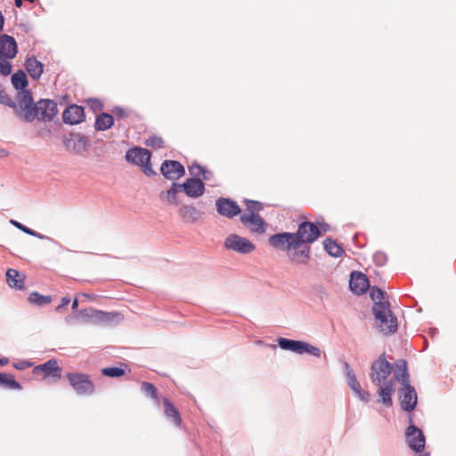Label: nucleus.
I'll list each match as a JSON object with an SVG mask.
<instances>
[{"instance_id": "f257e3e1", "label": "nucleus", "mask_w": 456, "mask_h": 456, "mask_svg": "<svg viewBox=\"0 0 456 456\" xmlns=\"http://www.w3.org/2000/svg\"><path fill=\"white\" fill-rule=\"evenodd\" d=\"M269 243L277 249L286 251L288 259L292 265H306L310 261L309 245L300 244L296 240L290 245L289 239L282 238V235L278 233L270 236Z\"/></svg>"}, {"instance_id": "f03ea898", "label": "nucleus", "mask_w": 456, "mask_h": 456, "mask_svg": "<svg viewBox=\"0 0 456 456\" xmlns=\"http://www.w3.org/2000/svg\"><path fill=\"white\" fill-rule=\"evenodd\" d=\"M279 234L282 235V238L289 239L290 245L295 240L300 244L309 245L320 236V230L311 222H303L296 232H280Z\"/></svg>"}, {"instance_id": "7ed1b4c3", "label": "nucleus", "mask_w": 456, "mask_h": 456, "mask_svg": "<svg viewBox=\"0 0 456 456\" xmlns=\"http://www.w3.org/2000/svg\"><path fill=\"white\" fill-rule=\"evenodd\" d=\"M377 325L384 334H391L397 330V319L390 310V305H373L372 308Z\"/></svg>"}, {"instance_id": "20e7f679", "label": "nucleus", "mask_w": 456, "mask_h": 456, "mask_svg": "<svg viewBox=\"0 0 456 456\" xmlns=\"http://www.w3.org/2000/svg\"><path fill=\"white\" fill-rule=\"evenodd\" d=\"M126 159L128 162L141 166L145 175H151L155 174L151 167V152L148 150L134 147L126 151Z\"/></svg>"}, {"instance_id": "39448f33", "label": "nucleus", "mask_w": 456, "mask_h": 456, "mask_svg": "<svg viewBox=\"0 0 456 456\" xmlns=\"http://www.w3.org/2000/svg\"><path fill=\"white\" fill-rule=\"evenodd\" d=\"M33 105V98L28 90L20 91L17 96V104L14 105L17 115L25 121H33L35 111Z\"/></svg>"}, {"instance_id": "423d86ee", "label": "nucleus", "mask_w": 456, "mask_h": 456, "mask_svg": "<svg viewBox=\"0 0 456 456\" xmlns=\"http://www.w3.org/2000/svg\"><path fill=\"white\" fill-rule=\"evenodd\" d=\"M278 344L281 349L289 350L298 354H308L316 357L321 356V350L307 342L280 338Z\"/></svg>"}, {"instance_id": "0eeeda50", "label": "nucleus", "mask_w": 456, "mask_h": 456, "mask_svg": "<svg viewBox=\"0 0 456 456\" xmlns=\"http://www.w3.org/2000/svg\"><path fill=\"white\" fill-rule=\"evenodd\" d=\"M392 370L393 365L386 360L385 354H381L372 362L370 373L371 381L380 386L381 382L391 374Z\"/></svg>"}, {"instance_id": "6e6552de", "label": "nucleus", "mask_w": 456, "mask_h": 456, "mask_svg": "<svg viewBox=\"0 0 456 456\" xmlns=\"http://www.w3.org/2000/svg\"><path fill=\"white\" fill-rule=\"evenodd\" d=\"M70 386L74 390L81 395H90L94 390L93 382L89 379V376L80 372H69L66 375Z\"/></svg>"}, {"instance_id": "1a4fd4ad", "label": "nucleus", "mask_w": 456, "mask_h": 456, "mask_svg": "<svg viewBox=\"0 0 456 456\" xmlns=\"http://www.w3.org/2000/svg\"><path fill=\"white\" fill-rule=\"evenodd\" d=\"M403 387L400 391L401 407L404 411H411L417 404V393L413 387L409 384L408 373L403 375Z\"/></svg>"}, {"instance_id": "9d476101", "label": "nucleus", "mask_w": 456, "mask_h": 456, "mask_svg": "<svg viewBox=\"0 0 456 456\" xmlns=\"http://www.w3.org/2000/svg\"><path fill=\"white\" fill-rule=\"evenodd\" d=\"M224 246L226 248L240 254H249L256 248L251 241L237 234L229 235L225 239Z\"/></svg>"}, {"instance_id": "9b49d317", "label": "nucleus", "mask_w": 456, "mask_h": 456, "mask_svg": "<svg viewBox=\"0 0 456 456\" xmlns=\"http://www.w3.org/2000/svg\"><path fill=\"white\" fill-rule=\"evenodd\" d=\"M33 110L35 115L33 120L37 118L39 120L50 121L57 114V104L53 100H41L35 106Z\"/></svg>"}, {"instance_id": "f8f14e48", "label": "nucleus", "mask_w": 456, "mask_h": 456, "mask_svg": "<svg viewBox=\"0 0 456 456\" xmlns=\"http://www.w3.org/2000/svg\"><path fill=\"white\" fill-rule=\"evenodd\" d=\"M405 436L407 444L411 450L417 452L423 451L425 447V436L419 428L414 425H410L406 429Z\"/></svg>"}, {"instance_id": "ddd939ff", "label": "nucleus", "mask_w": 456, "mask_h": 456, "mask_svg": "<svg viewBox=\"0 0 456 456\" xmlns=\"http://www.w3.org/2000/svg\"><path fill=\"white\" fill-rule=\"evenodd\" d=\"M160 172L165 178L173 181L178 180L185 173L183 166L175 160H165L160 167Z\"/></svg>"}, {"instance_id": "4468645a", "label": "nucleus", "mask_w": 456, "mask_h": 456, "mask_svg": "<svg viewBox=\"0 0 456 456\" xmlns=\"http://www.w3.org/2000/svg\"><path fill=\"white\" fill-rule=\"evenodd\" d=\"M216 206L218 214L228 218L236 216L241 211L234 200L227 198H219L216 202Z\"/></svg>"}, {"instance_id": "2eb2a0df", "label": "nucleus", "mask_w": 456, "mask_h": 456, "mask_svg": "<svg viewBox=\"0 0 456 456\" xmlns=\"http://www.w3.org/2000/svg\"><path fill=\"white\" fill-rule=\"evenodd\" d=\"M39 372L44 374V379L51 377L54 380H58L61 378V368L58 365L55 359H51L46 362L35 367L34 373Z\"/></svg>"}, {"instance_id": "dca6fc26", "label": "nucleus", "mask_w": 456, "mask_h": 456, "mask_svg": "<svg viewBox=\"0 0 456 456\" xmlns=\"http://www.w3.org/2000/svg\"><path fill=\"white\" fill-rule=\"evenodd\" d=\"M349 286L354 294L362 295L367 291L370 285L365 274L360 272H353L350 276Z\"/></svg>"}, {"instance_id": "f3484780", "label": "nucleus", "mask_w": 456, "mask_h": 456, "mask_svg": "<svg viewBox=\"0 0 456 456\" xmlns=\"http://www.w3.org/2000/svg\"><path fill=\"white\" fill-rule=\"evenodd\" d=\"M240 221L252 232L264 233L265 232V224L259 215L244 214L240 216Z\"/></svg>"}, {"instance_id": "a211bd4d", "label": "nucleus", "mask_w": 456, "mask_h": 456, "mask_svg": "<svg viewBox=\"0 0 456 456\" xmlns=\"http://www.w3.org/2000/svg\"><path fill=\"white\" fill-rule=\"evenodd\" d=\"M181 186L185 194L191 198H198L205 191V185L200 178H189Z\"/></svg>"}, {"instance_id": "6ab92c4d", "label": "nucleus", "mask_w": 456, "mask_h": 456, "mask_svg": "<svg viewBox=\"0 0 456 456\" xmlns=\"http://www.w3.org/2000/svg\"><path fill=\"white\" fill-rule=\"evenodd\" d=\"M65 145L74 153L81 154L88 148V139L80 134H71L70 138L66 140Z\"/></svg>"}, {"instance_id": "aec40b11", "label": "nucleus", "mask_w": 456, "mask_h": 456, "mask_svg": "<svg viewBox=\"0 0 456 456\" xmlns=\"http://www.w3.org/2000/svg\"><path fill=\"white\" fill-rule=\"evenodd\" d=\"M62 118L67 124H79L85 118L84 108L78 105H70L63 111Z\"/></svg>"}, {"instance_id": "412c9836", "label": "nucleus", "mask_w": 456, "mask_h": 456, "mask_svg": "<svg viewBox=\"0 0 456 456\" xmlns=\"http://www.w3.org/2000/svg\"><path fill=\"white\" fill-rule=\"evenodd\" d=\"M347 384L361 401L365 403L370 401V393L362 388L354 374H350V377L347 378Z\"/></svg>"}, {"instance_id": "4be33fe9", "label": "nucleus", "mask_w": 456, "mask_h": 456, "mask_svg": "<svg viewBox=\"0 0 456 456\" xmlns=\"http://www.w3.org/2000/svg\"><path fill=\"white\" fill-rule=\"evenodd\" d=\"M164 413L176 427L182 424V418L175 406L167 399H163Z\"/></svg>"}, {"instance_id": "5701e85b", "label": "nucleus", "mask_w": 456, "mask_h": 456, "mask_svg": "<svg viewBox=\"0 0 456 456\" xmlns=\"http://www.w3.org/2000/svg\"><path fill=\"white\" fill-rule=\"evenodd\" d=\"M25 68L29 76L34 79L39 78L43 73V64L35 57L26 60Z\"/></svg>"}, {"instance_id": "b1692460", "label": "nucleus", "mask_w": 456, "mask_h": 456, "mask_svg": "<svg viewBox=\"0 0 456 456\" xmlns=\"http://www.w3.org/2000/svg\"><path fill=\"white\" fill-rule=\"evenodd\" d=\"M394 386L395 382L390 380L385 383L383 386H380V388L379 390V395L381 398V402L386 406H391L393 403L392 394L394 393L395 390Z\"/></svg>"}, {"instance_id": "393cba45", "label": "nucleus", "mask_w": 456, "mask_h": 456, "mask_svg": "<svg viewBox=\"0 0 456 456\" xmlns=\"http://www.w3.org/2000/svg\"><path fill=\"white\" fill-rule=\"evenodd\" d=\"M114 124L112 115L108 113H101L97 116L94 127L97 131H105L110 128Z\"/></svg>"}, {"instance_id": "a878e982", "label": "nucleus", "mask_w": 456, "mask_h": 456, "mask_svg": "<svg viewBox=\"0 0 456 456\" xmlns=\"http://www.w3.org/2000/svg\"><path fill=\"white\" fill-rule=\"evenodd\" d=\"M6 280L9 286L22 289L24 288V278H20V274L17 270L9 269L6 272Z\"/></svg>"}, {"instance_id": "bb28decb", "label": "nucleus", "mask_w": 456, "mask_h": 456, "mask_svg": "<svg viewBox=\"0 0 456 456\" xmlns=\"http://www.w3.org/2000/svg\"><path fill=\"white\" fill-rule=\"evenodd\" d=\"M179 215L187 222H195L200 217V213L192 206H183L179 208Z\"/></svg>"}, {"instance_id": "cd10ccee", "label": "nucleus", "mask_w": 456, "mask_h": 456, "mask_svg": "<svg viewBox=\"0 0 456 456\" xmlns=\"http://www.w3.org/2000/svg\"><path fill=\"white\" fill-rule=\"evenodd\" d=\"M323 246L327 253L331 256L338 257L344 253L342 247L330 239L325 240Z\"/></svg>"}, {"instance_id": "c85d7f7f", "label": "nucleus", "mask_w": 456, "mask_h": 456, "mask_svg": "<svg viewBox=\"0 0 456 456\" xmlns=\"http://www.w3.org/2000/svg\"><path fill=\"white\" fill-rule=\"evenodd\" d=\"M182 186L179 183H174L172 187L161 195V199L167 200L170 204H177L176 194L182 191Z\"/></svg>"}, {"instance_id": "c756f323", "label": "nucleus", "mask_w": 456, "mask_h": 456, "mask_svg": "<svg viewBox=\"0 0 456 456\" xmlns=\"http://www.w3.org/2000/svg\"><path fill=\"white\" fill-rule=\"evenodd\" d=\"M12 83L17 90H26L25 87L28 86L26 74L22 70L14 73L12 76Z\"/></svg>"}, {"instance_id": "7c9ffc66", "label": "nucleus", "mask_w": 456, "mask_h": 456, "mask_svg": "<svg viewBox=\"0 0 456 456\" xmlns=\"http://www.w3.org/2000/svg\"><path fill=\"white\" fill-rule=\"evenodd\" d=\"M0 386L5 387L11 389H20L21 386L19 382L14 379V377L11 374L0 373Z\"/></svg>"}, {"instance_id": "2f4dec72", "label": "nucleus", "mask_w": 456, "mask_h": 456, "mask_svg": "<svg viewBox=\"0 0 456 456\" xmlns=\"http://www.w3.org/2000/svg\"><path fill=\"white\" fill-rule=\"evenodd\" d=\"M28 302L33 305H48L52 302V297L51 296H44L39 294L38 292H32L28 298Z\"/></svg>"}, {"instance_id": "473e14b6", "label": "nucleus", "mask_w": 456, "mask_h": 456, "mask_svg": "<svg viewBox=\"0 0 456 456\" xmlns=\"http://www.w3.org/2000/svg\"><path fill=\"white\" fill-rule=\"evenodd\" d=\"M370 297L374 301V305H389L388 301H385V292L378 288H371Z\"/></svg>"}, {"instance_id": "72a5a7b5", "label": "nucleus", "mask_w": 456, "mask_h": 456, "mask_svg": "<svg viewBox=\"0 0 456 456\" xmlns=\"http://www.w3.org/2000/svg\"><path fill=\"white\" fill-rule=\"evenodd\" d=\"M94 316L97 317L102 322H110L114 318L119 317L120 314L118 313H105L100 310H93Z\"/></svg>"}, {"instance_id": "f704fd0d", "label": "nucleus", "mask_w": 456, "mask_h": 456, "mask_svg": "<svg viewBox=\"0 0 456 456\" xmlns=\"http://www.w3.org/2000/svg\"><path fill=\"white\" fill-rule=\"evenodd\" d=\"M145 145L154 150H159L165 147V142L159 136L151 135L146 140Z\"/></svg>"}, {"instance_id": "c9c22d12", "label": "nucleus", "mask_w": 456, "mask_h": 456, "mask_svg": "<svg viewBox=\"0 0 456 456\" xmlns=\"http://www.w3.org/2000/svg\"><path fill=\"white\" fill-rule=\"evenodd\" d=\"M189 171L191 175L195 176L194 178H200V176H202V178L205 180L208 179V174L209 173L200 165L194 164L191 166L189 167Z\"/></svg>"}, {"instance_id": "e433bc0d", "label": "nucleus", "mask_w": 456, "mask_h": 456, "mask_svg": "<svg viewBox=\"0 0 456 456\" xmlns=\"http://www.w3.org/2000/svg\"><path fill=\"white\" fill-rule=\"evenodd\" d=\"M141 389L143 393L150 395L153 399L158 398V391L156 387L150 382H142L141 386Z\"/></svg>"}, {"instance_id": "4c0bfd02", "label": "nucleus", "mask_w": 456, "mask_h": 456, "mask_svg": "<svg viewBox=\"0 0 456 456\" xmlns=\"http://www.w3.org/2000/svg\"><path fill=\"white\" fill-rule=\"evenodd\" d=\"M102 373L108 377L117 378L125 374V370L119 367H108L102 370Z\"/></svg>"}, {"instance_id": "58836bf2", "label": "nucleus", "mask_w": 456, "mask_h": 456, "mask_svg": "<svg viewBox=\"0 0 456 456\" xmlns=\"http://www.w3.org/2000/svg\"><path fill=\"white\" fill-rule=\"evenodd\" d=\"M246 209L249 215H258V212L263 209V206L258 201L246 200Z\"/></svg>"}, {"instance_id": "ea45409f", "label": "nucleus", "mask_w": 456, "mask_h": 456, "mask_svg": "<svg viewBox=\"0 0 456 456\" xmlns=\"http://www.w3.org/2000/svg\"><path fill=\"white\" fill-rule=\"evenodd\" d=\"M10 223L15 226L16 228H18L19 230L22 231L23 232L28 234V235H31V236H35V237H38V238H43L42 235L38 234L37 232L28 228L27 226L23 225L22 224H20V222L18 221H15V220H11Z\"/></svg>"}, {"instance_id": "a19ab883", "label": "nucleus", "mask_w": 456, "mask_h": 456, "mask_svg": "<svg viewBox=\"0 0 456 456\" xmlns=\"http://www.w3.org/2000/svg\"><path fill=\"white\" fill-rule=\"evenodd\" d=\"M70 302V299L67 297L61 298V304L56 307V312H61L62 308L67 306Z\"/></svg>"}, {"instance_id": "79ce46f5", "label": "nucleus", "mask_w": 456, "mask_h": 456, "mask_svg": "<svg viewBox=\"0 0 456 456\" xmlns=\"http://www.w3.org/2000/svg\"><path fill=\"white\" fill-rule=\"evenodd\" d=\"M344 369L346 371V378L350 377V374H354V370L350 368L349 364L346 362H344Z\"/></svg>"}, {"instance_id": "37998d69", "label": "nucleus", "mask_w": 456, "mask_h": 456, "mask_svg": "<svg viewBox=\"0 0 456 456\" xmlns=\"http://www.w3.org/2000/svg\"><path fill=\"white\" fill-rule=\"evenodd\" d=\"M114 113H115V114L118 116V118H124V117H126V111H125L124 110L120 109V108L116 109V110H114Z\"/></svg>"}, {"instance_id": "c03bdc74", "label": "nucleus", "mask_w": 456, "mask_h": 456, "mask_svg": "<svg viewBox=\"0 0 456 456\" xmlns=\"http://www.w3.org/2000/svg\"><path fill=\"white\" fill-rule=\"evenodd\" d=\"M28 366H30V364H29V363H28V362H20V363H15V364H14V367H15L17 370H23V369H25V368H27V367H28Z\"/></svg>"}, {"instance_id": "a18cd8bd", "label": "nucleus", "mask_w": 456, "mask_h": 456, "mask_svg": "<svg viewBox=\"0 0 456 456\" xmlns=\"http://www.w3.org/2000/svg\"><path fill=\"white\" fill-rule=\"evenodd\" d=\"M16 7H20L24 0H14ZM25 2L34 3L35 0H25Z\"/></svg>"}, {"instance_id": "49530a36", "label": "nucleus", "mask_w": 456, "mask_h": 456, "mask_svg": "<svg viewBox=\"0 0 456 456\" xmlns=\"http://www.w3.org/2000/svg\"><path fill=\"white\" fill-rule=\"evenodd\" d=\"M9 155L8 151L5 149L0 148V159L6 158Z\"/></svg>"}, {"instance_id": "de8ad7c7", "label": "nucleus", "mask_w": 456, "mask_h": 456, "mask_svg": "<svg viewBox=\"0 0 456 456\" xmlns=\"http://www.w3.org/2000/svg\"><path fill=\"white\" fill-rule=\"evenodd\" d=\"M81 296L86 298H88L90 300H94L97 297V296H95V295H90V294H86V293L81 294Z\"/></svg>"}, {"instance_id": "09e8293b", "label": "nucleus", "mask_w": 456, "mask_h": 456, "mask_svg": "<svg viewBox=\"0 0 456 456\" xmlns=\"http://www.w3.org/2000/svg\"><path fill=\"white\" fill-rule=\"evenodd\" d=\"M9 362V360L7 358H0V366L7 365Z\"/></svg>"}, {"instance_id": "8fccbe9b", "label": "nucleus", "mask_w": 456, "mask_h": 456, "mask_svg": "<svg viewBox=\"0 0 456 456\" xmlns=\"http://www.w3.org/2000/svg\"><path fill=\"white\" fill-rule=\"evenodd\" d=\"M77 306H78V300H77V298L76 297V298L73 300V302H72V306H71V307H72V309H73V310H75V309H77Z\"/></svg>"}, {"instance_id": "3c124183", "label": "nucleus", "mask_w": 456, "mask_h": 456, "mask_svg": "<svg viewBox=\"0 0 456 456\" xmlns=\"http://www.w3.org/2000/svg\"><path fill=\"white\" fill-rule=\"evenodd\" d=\"M4 96L3 95V93L0 92V102H4V103H6L5 101L4 100Z\"/></svg>"}, {"instance_id": "603ef678", "label": "nucleus", "mask_w": 456, "mask_h": 456, "mask_svg": "<svg viewBox=\"0 0 456 456\" xmlns=\"http://www.w3.org/2000/svg\"><path fill=\"white\" fill-rule=\"evenodd\" d=\"M420 456H428V454H421Z\"/></svg>"}]
</instances>
